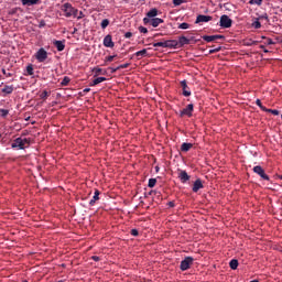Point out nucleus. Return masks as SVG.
Listing matches in <instances>:
<instances>
[{
  "instance_id": "nucleus-1",
  "label": "nucleus",
  "mask_w": 282,
  "mask_h": 282,
  "mask_svg": "<svg viewBox=\"0 0 282 282\" xmlns=\"http://www.w3.org/2000/svg\"><path fill=\"white\" fill-rule=\"evenodd\" d=\"M62 10L65 13L64 17L67 19H69V17H78V9L74 8L69 2L64 3Z\"/></svg>"
},
{
  "instance_id": "nucleus-2",
  "label": "nucleus",
  "mask_w": 282,
  "mask_h": 282,
  "mask_svg": "<svg viewBox=\"0 0 282 282\" xmlns=\"http://www.w3.org/2000/svg\"><path fill=\"white\" fill-rule=\"evenodd\" d=\"M11 147L12 149H26V147H30V139L19 137L12 142Z\"/></svg>"
},
{
  "instance_id": "nucleus-3",
  "label": "nucleus",
  "mask_w": 282,
  "mask_h": 282,
  "mask_svg": "<svg viewBox=\"0 0 282 282\" xmlns=\"http://www.w3.org/2000/svg\"><path fill=\"white\" fill-rule=\"evenodd\" d=\"M193 263H195V259L193 257H185V259L181 261L180 270H182V272H186V270H191V265H193Z\"/></svg>"
},
{
  "instance_id": "nucleus-4",
  "label": "nucleus",
  "mask_w": 282,
  "mask_h": 282,
  "mask_svg": "<svg viewBox=\"0 0 282 282\" xmlns=\"http://www.w3.org/2000/svg\"><path fill=\"white\" fill-rule=\"evenodd\" d=\"M219 25L224 29L232 28V19L227 14H224L220 17Z\"/></svg>"
},
{
  "instance_id": "nucleus-5",
  "label": "nucleus",
  "mask_w": 282,
  "mask_h": 282,
  "mask_svg": "<svg viewBox=\"0 0 282 282\" xmlns=\"http://www.w3.org/2000/svg\"><path fill=\"white\" fill-rule=\"evenodd\" d=\"M253 173L259 175V177H261V180H264L265 182H270V176H268V174H265V170H263L262 166H260V165L254 166Z\"/></svg>"
},
{
  "instance_id": "nucleus-6",
  "label": "nucleus",
  "mask_w": 282,
  "mask_h": 282,
  "mask_svg": "<svg viewBox=\"0 0 282 282\" xmlns=\"http://www.w3.org/2000/svg\"><path fill=\"white\" fill-rule=\"evenodd\" d=\"M164 23L161 18H152V20L143 19L144 25H152V28H158L160 24Z\"/></svg>"
},
{
  "instance_id": "nucleus-7",
  "label": "nucleus",
  "mask_w": 282,
  "mask_h": 282,
  "mask_svg": "<svg viewBox=\"0 0 282 282\" xmlns=\"http://www.w3.org/2000/svg\"><path fill=\"white\" fill-rule=\"evenodd\" d=\"M35 58H36V61H39V63H45V61H47V51H45V48L41 47L35 53Z\"/></svg>"
},
{
  "instance_id": "nucleus-8",
  "label": "nucleus",
  "mask_w": 282,
  "mask_h": 282,
  "mask_svg": "<svg viewBox=\"0 0 282 282\" xmlns=\"http://www.w3.org/2000/svg\"><path fill=\"white\" fill-rule=\"evenodd\" d=\"M178 180H181L182 184H186L191 180V175L184 170H178Z\"/></svg>"
},
{
  "instance_id": "nucleus-9",
  "label": "nucleus",
  "mask_w": 282,
  "mask_h": 282,
  "mask_svg": "<svg viewBox=\"0 0 282 282\" xmlns=\"http://www.w3.org/2000/svg\"><path fill=\"white\" fill-rule=\"evenodd\" d=\"M224 40V35H203V41H206V43H213V41H219Z\"/></svg>"
},
{
  "instance_id": "nucleus-10",
  "label": "nucleus",
  "mask_w": 282,
  "mask_h": 282,
  "mask_svg": "<svg viewBox=\"0 0 282 282\" xmlns=\"http://www.w3.org/2000/svg\"><path fill=\"white\" fill-rule=\"evenodd\" d=\"M193 109H194L193 104L187 105L186 108H184L181 111V118H183V116H187L188 118H191L193 116Z\"/></svg>"
},
{
  "instance_id": "nucleus-11",
  "label": "nucleus",
  "mask_w": 282,
  "mask_h": 282,
  "mask_svg": "<svg viewBox=\"0 0 282 282\" xmlns=\"http://www.w3.org/2000/svg\"><path fill=\"white\" fill-rule=\"evenodd\" d=\"M208 21H213V17L199 14L196 18L195 23H208Z\"/></svg>"
},
{
  "instance_id": "nucleus-12",
  "label": "nucleus",
  "mask_w": 282,
  "mask_h": 282,
  "mask_svg": "<svg viewBox=\"0 0 282 282\" xmlns=\"http://www.w3.org/2000/svg\"><path fill=\"white\" fill-rule=\"evenodd\" d=\"M200 188H204V183L200 178H197L193 184L192 191L193 193H198Z\"/></svg>"
},
{
  "instance_id": "nucleus-13",
  "label": "nucleus",
  "mask_w": 282,
  "mask_h": 282,
  "mask_svg": "<svg viewBox=\"0 0 282 282\" xmlns=\"http://www.w3.org/2000/svg\"><path fill=\"white\" fill-rule=\"evenodd\" d=\"M181 87L183 89V96H185L186 98H188V96H191V90L188 88V84L186 83V79L181 82Z\"/></svg>"
},
{
  "instance_id": "nucleus-14",
  "label": "nucleus",
  "mask_w": 282,
  "mask_h": 282,
  "mask_svg": "<svg viewBox=\"0 0 282 282\" xmlns=\"http://www.w3.org/2000/svg\"><path fill=\"white\" fill-rule=\"evenodd\" d=\"M116 44L111 37V34H108L104 37V46L105 47H113Z\"/></svg>"
},
{
  "instance_id": "nucleus-15",
  "label": "nucleus",
  "mask_w": 282,
  "mask_h": 282,
  "mask_svg": "<svg viewBox=\"0 0 282 282\" xmlns=\"http://www.w3.org/2000/svg\"><path fill=\"white\" fill-rule=\"evenodd\" d=\"M165 47H169L170 50L180 48L178 45H177V40H166L165 41Z\"/></svg>"
},
{
  "instance_id": "nucleus-16",
  "label": "nucleus",
  "mask_w": 282,
  "mask_h": 282,
  "mask_svg": "<svg viewBox=\"0 0 282 282\" xmlns=\"http://www.w3.org/2000/svg\"><path fill=\"white\" fill-rule=\"evenodd\" d=\"M159 12L160 11H158V9L153 8L147 13V17L143 19H149V21H151L152 19H155V17H158Z\"/></svg>"
},
{
  "instance_id": "nucleus-17",
  "label": "nucleus",
  "mask_w": 282,
  "mask_h": 282,
  "mask_svg": "<svg viewBox=\"0 0 282 282\" xmlns=\"http://www.w3.org/2000/svg\"><path fill=\"white\" fill-rule=\"evenodd\" d=\"M191 40H188L186 36H180L177 41L178 47H184V45H189Z\"/></svg>"
},
{
  "instance_id": "nucleus-18",
  "label": "nucleus",
  "mask_w": 282,
  "mask_h": 282,
  "mask_svg": "<svg viewBox=\"0 0 282 282\" xmlns=\"http://www.w3.org/2000/svg\"><path fill=\"white\" fill-rule=\"evenodd\" d=\"M98 199H100V191L96 189L93 198L89 202V206H95L96 202H98Z\"/></svg>"
},
{
  "instance_id": "nucleus-19",
  "label": "nucleus",
  "mask_w": 282,
  "mask_h": 282,
  "mask_svg": "<svg viewBox=\"0 0 282 282\" xmlns=\"http://www.w3.org/2000/svg\"><path fill=\"white\" fill-rule=\"evenodd\" d=\"M53 45H55L57 52H63V50H65V42L63 41L55 40Z\"/></svg>"
},
{
  "instance_id": "nucleus-20",
  "label": "nucleus",
  "mask_w": 282,
  "mask_h": 282,
  "mask_svg": "<svg viewBox=\"0 0 282 282\" xmlns=\"http://www.w3.org/2000/svg\"><path fill=\"white\" fill-rule=\"evenodd\" d=\"M22 6H36L41 3V0H21Z\"/></svg>"
},
{
  "instance_id": "nucleus-21",
  "label": "nucleus",
  "mask_w": 282,
  "mask_h": 282,
  "mask_svg": "<svg viewBox=\"0 0 282 282\" xmlns=\"http://www.w3.org/2000/svg\"><path fill=\"white\" fill-rule=\"evenodd\" d=\"M105 80H107L106 77H97L93 80L90 87H96V85H100V83H105Z\"/></svg>"
},
{
  "instance_id": "nucleus-22",
  "label": "nucleus",
  "mask_w": 282,
  "mask_h": 282,
  "mask_svg": "<svg viewBox=\"0 0 282 282\" xmlns=\"http://www.w3.org/2000/svg\"><path fill=\"white\" fill-rule=\"evenodd\" d=\"M1 91H2V94L10 95V94H12V91H14V86L13 85H11V86L6 85L1 89Z\"/></svg>"
},
{
  "instance_id": "nucleus-23",
  "label": "nucleus",
  "mask_w": 282,
  "mask_h": 282,
  "mask_svg": "<svg viewBox=\"0 0 282 282\" xmlns=\"http://www.w3.org/2000/svg\"><path fill=\"white\" fill-rule=\"evenodd\" d=\"M192 147H193V143H186V142H184V143H182V145H181V151H182L183 153H188V150H189Z\"/></svg>"
},
{
  "instance_id": "nucleus-24",
  "label": "nucleus",
  "mask_w": 282,
  "mask_h": 282,
  "mask_svg": "<svg viewBox=\"0 0 282 282\" xmlns=\"http://www.w3.org/2000/svg\"><path fill=\"white\" fill-rule=\"evenodd\" d=\"M229 267L231 270H237V268H239V261L237 259L230 260Z\"/></svg>"
},
{
  "instance_id": "nucleus-25",
  "label": "nucleus",
  "mask_w": 282,
  "mask_h": 282,
  "mask_svg": "<svg viewBox=\"0 0 282 282\" xmlns=\"http://www.w3.org/2000/svg\"><path fill=\"white\" fill-rule=\"evenodd\" d=\"M95 76H100V74H102V76H105V74H107V72H102V68H98V67H95L93 69Z\"/></svg>"
},
{
  "instance_id": "nucleus-26",
  "label": "nucleus",
  "mask_w": 282,
  "mask_h": 282,
  "mask_svg": "<svg viewBox=\"0 0 282 282\" xmlns=\"http://www.w3.org/2000/svg\"><path fill=\"white\" fill-rule=\"evenodd\" d=\"M9 113H10V110L0 108V117L1 118H8Z\"/></svg>"
},
{
  "instance_id": "nucleus-27",
  "label": "nucleus",
  "mask_w": 282,
  "mask_h": 282,
  "mask_svg": "<svg viewBox=\"0 0 282 282\" xmlns=\"http://www.w3.org/2000/svg\"><path fill=\"white\" fill-rule=\"evenodd\" d=\"M26 74L29 76H34V67L32 66V64H30L29 66H26Z\"/></svg>"
},
{
  "instance_id": "nucleus-28",
  "label": "nucleus",
  "mask_w": 282,
  "mask_h": 282,
  "mask_svg": "<svg viewBox=\"0 0 282 282\" xmlns=\"http://www.w3.org/2000/svg\"><path fill=\"white\" fill-rule=\"evenodd\" d=\"M69 82H70L69 77L65 76V77L62 79V82H61V86H62V87H67V85H69Z\"/></svg>"
},
{
  "instance_id": "nucleus-29",
  "label": "nucleus",
  "mask_w": 282,
  "mask_h": 282,
  "mask_svg": "<svg viewBox=\"0 0 282 282\" xmlns=\"http://www.w3.org/2000/svg\"><path fill=\"white\" fill-rule=\"evenodd\" d=\"M256 105L259 106L261 111H268V108H265V106H263V104L261 102V99H257Z\"/></svg>"
},
{
  "instance_id": "nucleus-30",
  "label": "nucleus",
  "mask_w": 282,
  "mask_h": 282,
  "mask_svg": "<svg viewBox=\"0 0 282 282\" xmlns=\"http://www.w3.org/2000/svg\"><path fill=\"white\" fill-rule=\"evenodd\" d=\"M155 184H158V180L156 178H150L149 183H148V186H149V188H154Z\"/></svg>"
},
{
  "instance_id": "nucleus-31",
  "label": "nucleus",
  "mask_w": 282,
  "mask_h": 282,
  "mask_svg": "<svg viewBox=\"0 0 282 282\" xmlns=\"http://www.w3.org/2000/svg\"><path fill=\"white\" fill-rule=\"evenodd\" d=\"M134 55L138 56V57H140V56H141V57L147 56V48H143V50H141V51L134 53Z\"/></svg>"
},
{
  "instance_id": "nucleus-32",
  "label": "nucleus",
  "mask_w": 282,
  "mask_h": 282,
  "mask_svg": "<svg viewBox=\"0 0 282 282\" xmlns=\"http://www.w3.org/2000/svg\"><path fill=\"white\" fill-rule=\"evenodd\" d=\"M263 3V0H250V6H261Z\"/></svg>"
},
{
  "instance_id": "nucleus-33",
  "label": "nucleus",
  "mask_w": 282,
  "mask_h": 282,
  "mask_svg": "<svg viewBox=\"0 0 282 282\" xmlns=\"http://www.w3.org/2000/svg\"><path fill=\"white\" fill-rule=\"evenodd\" d=\"M109 26V19H104L101 21V29L106 30Z\"/></svg>"
},
{
  "instance_id": "nucleus-34",
  "label": "nucleus",
  "mask_w": 282,
  "mask_h": 282,
  "mask_svg": "<svg viewBox=\"0 0 282 282\" xmlns=\"http://www.w3.org/2000/svg\"><path fill=\"white\" fill-rule=\"evenodd\" d=\"M191 28V24L183 22L178 25V30H188Z\"/></svg>"
},
{
  "instance_id": "nucleus-35",
  "label": "nucleus",
  "mask_w": 282,
  "mask_h": 282,
  "mask_svg": "<svg viewBox=\"0 0 282 282\" xmlns=\"http://www.w3.org/2000/svg\"><path fill=\"white\" fill-rule=\"evenodd\" d=\"M153 47H166V41L153 43Z\"/></svg>"
},
{
  "instance_id": "nucleus-36",
  "label": "nucleus",
  "mask_w": 282,
  "mask_h": 282,
  "mask_svg": "<svg viewBox=\"0 0 282 282\" xmlns=\"http://www.w3.org/2000/svg\"><path fill=\"white\" fill-rule=\"evenodd\" d=\"M50 96V93L47 90H43L42 94L40 95V98H42V100H47Z\"/></svg>"
},
{
  "instance_id": "nucleus-37",
  "label": "nucleus",
  "mask_w": 282,
  "mask_h": 282,
  "mask_svg": "<svg viewBox=\"0 0 282 282\" xmlns=\"http://www.w3.org/2000/svg\"><path fill=\"white\" fill-rule=\"evenodd\" d=\"M265 111V113H272L273 116H279V110H276V109H268L267 108V110H264Z\"/></svg>"
},
{
  "instance_id": "nucleus-38",
  "label": "nucleus",
  "mask_w": 282,
  "mask_h": 282,
  "mask_svg": "<svg viewBox=\"0 0 282 282\" xmlns=\"http://www.w3.org/2000/svg\"><path fill=\"white\" fill-rule=\"evenodd\" d=\"M252 28H254L256 30L261 29V22H259V20L254 21V22L252 23Z\"/></svg>"
},
{
  "instance_id": "nucleus-39",
  "label": "nucleus",
  "mask_w": 282,
  "mask_h": 282,
  "mask_svg": "<svg viewBox=\"0 0 282 282\" xmlns=\"http://www.w3.org/2000/svg\"><path fill=\"white\" fill-rule=\"evenodd\" d=\"M217 52H221V46L209 50L208 54H217Z\"/></svg>"
},
{
  "instance_id": "nucleus-40",
  "label": "nucleus",
  "mask_w": 282,
  "mask_h": 282,
  "mask_svg": "<svg viewBox=\"0 0 282 282\" xmlns=\"http://www.w3.org/2000/svg\"><path fill=\"white\" fill-rule=\"evenodd\" d=\"M139 32H141V34H149V29L144 26H139Z\"/></svg>"
},
{
  "instance_id": "nucleus-41",
  "label": "nucleus",
  "mask_w": 282,
  "mask_h": 282,
  "mask_svg": "<svg viewBox=\"0 0 282 282\" xmlns=\"http://www.w3.org/2000/svg\"><path fill=\"white\" fill-rule=\"evenodd\" d=\"M131 64L126 63V64H121L118 66V69H127V67H129Z\"/></svg>"
},
{
  "instance_id": "nucleus-42",
  "label": "nucleus",
  "mask_w": 282,
  "mask_h": 282,
  "mask_svg": "<svg viewBox=\"0 0 282 282\" xmlns=\"http://www.w3.org/2000/svg\"><path fill=\"white\" fill-rule=\"evenodd\" d=\"M130 235H132V237H138L140 232L138 231V229H131Z\"/></svg>"
},
{
  "instance_id": "nucleus-43",
  "label": "nucleus",
  "mask_w": 282,
  "mask_h": 282,
  "mask_svg": "<svg viewBox=\"0 0 282 282\" xmlns=\"http://www.w3.org/2000/svg\"><path fill=\"white\" fill-rule=\"evenodd\" d=\"M184 3V0H173L174 6H182Z\"/></svg>"
},
{
  "instance_id": "nucleus-44",
  "label": "nucleus",
  "mask_w": 282,
  "mask_h": 282,
  "mask_svg": "<svg viewBox=\"0 0 282 282\" xmlns=\"http://www.w3.org/2000/svg\"><path fill=\"white\" fill-rule=\"evenodd\" d=\"M117 55H110L108 57H106V61H108V63H111L115 58H116Z\"/></svg>"
},
{
  "instance_id": "nucleus-45",
  "label": "nucleus",
  "mask_w": 282,
  "mask_h": 282,
  "mask_svg": "<svg viewBox=\"0 0 282 282\" xmlns=\"http://www.w3.org/2000/svg\"><path fill=\"white\" fill-rule=\"evenodd\" d=\"M132 36H133V33H131V32H127L124 34V39H131Z\"/></svg>"
},
{
  "instance_id": "nucleus-46",
  "label": "nucleus",
  "mask_w": 282,
  "mask_h": 282,
  "mask_svg": "<svg viewBox=\"0 0 282 282\" xmlns=\"http://www.w3.org/2000/svg\"><path fill=\"white\" fill-rule=\"evenodd\" d=\"M2 74H3L4 76H7L8 78H10V76H12L11 73H7V72H6V68L2 69Z\"/></svg>"
},
{
  "instance_id": "nucleus-47",
  "label": "nucleus",
  "mask_w": 282,
  "mask_h": 282,
  "mask_svg": "<svg viewBox=\"0 0 282 282\" xmlns=\"http://www.w3.org/2000/svg\"><path fill=\"white\" fill-rule=\"evenodd\" d=\"M167 206L170 207V208H175V202H169L167 203Z\"/></svg>"
},
{
  "instance_id": "nucleus-48",
  "label": "nucleus",
  "mask_w": 282,
  "mask_h": 282,
  "mask_svg": "<svg viewBox=\"0 0 282 282\" xmlns=\"http://www.w3.org/2000/svg\"><path fill=\"white\" fill-rule=\"evenodd\" d=\"M267 45H274V41H272V39H267Z\"/></svg>"
},
{
  "instance_id": "nucleus-49",
  "label": "nucleus",
  "mask_w": 282,
  "mask_h": 282,
  "mask_svg": "<svg viewBox=\"0 0 282 282\" xmlns=\"http://www.w3.org/2000/svg\"><path fill=\"white\" fill-rule=\"evenodd\" d=\"M118 69H120V68H118V66H117L116 68L110 67V72H111V74H116V72H118Z\"/></svg>"
},
{
  "instance_id": "nucleus-50",
  "label": "nucleus",
  "mask_w": 282,
  "mask_h": 282,
  "mask_svg": "<svg viewBox=\"0 0 282 282\" xmlns=\"http://www.w3.org/2000/svg\"><path fill=\"white\" fill-rule=\"evenodd\" d=\"M91 259H93V261H100V257H98V256H93Z\"/></svg>"
},
{
  "instance_id": "nucleus-51",
  "label": "nucleus",
  "mask_w": 282,
  "mask_h": 282,
  "mask_svg": "<svg viewBox=\"0 0 282 282\" xmlns=\"http://www.w3.org/2000/svg\"><path fill=\"white\" fill-rule=\"evenodd\" d=\"M83 91L84 94H89V91H91V88H85Z\"/></svg>"
},
{
  "instance_id": "nucleus-52",
  "label": "nucleus",
  "mask_w": 282,
  "mask_h": 282,
  "mask_svg": "<svg viewBox=\"0 0 282 282\" xmlns=\"http://www.w3.org/2000/svg\"><path fill=\"white\" fill-rule=\"evenodd\" d=\"M40 28H45V21L40 22Z\"/></svg>"
},
{
  "instance_id": "nucleus-53",
  "label": "nucleus",
  "mask_w": 282,
  "mask_h": 282,
  "mask_svg": "<svg viewBox=\"0 0 282 282\" xmlns=\"http://www.w3.org/2000/svg\"><path fill=\"white\" fill-rule=\"evenodd\" d=\"M268 52H269V51L264 48V53L268 54Z\"/></svg>"
},
{
  "instance_id": "nucleus-54",
  "label": "nucleus",
  "mask_w": 282,
  "mask_h": 282,
  "mask_svg": "<svg viewBox=\"0 0 282 282\" xmlns=\"http://www.w3.org/2000/svg\"><path fill=\"white\" fill-rule=\"evenodd\" d=\"M278 177H279V180H282V175H279Z\"/></svg>"
},
{
  "instance_id": "nucleus-55",
  "label": "nucleus",
  "mask_w": 282,
  "mask_h": 282,
  "mask_svg": "<svg viewBox=\"0 0 282 282\" xmlns=\"http://www.w3.org/2000/svg\"><path fill=\"white\" fill-rule=\"evenodd\" d=\"M251 282H259V280H252Z\"/></svg>"
},
{
  "instance_id": "nucleus-56",
  "label": "nucleus",
  "mask_w": 282,
  "mask_h": 282,
  "mask_svg": "<svg viewBox=\"0 0 282 282\" xmlns=\"http://www.w3.org/2000/svg\"><path fill=\"white\" fill-rule=\"evenodd\" d=\"M77 19H83V17L79 15V17H77Z\"/></svg>"
},
{
  "instance_id": "nucleus-57",
  "label": "nucleus",
  "mask_w": 282,
  "mask_h": 282,
  "mask_svg": "<svg viewBox=\"0 0 282 282\" xmlns=\"http://www.w3.org/2000/svg\"><path fill=\"white\" fill-rule=\"evenodd\" d=\"M23 282H28V280H24Z\"/></svg>"
}]
</instances>
